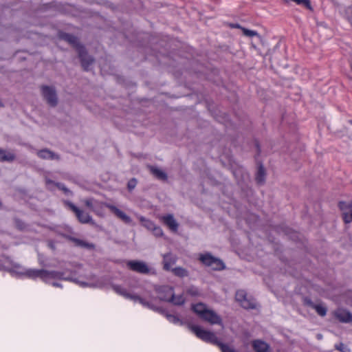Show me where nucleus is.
I'll use <instances>...</instances> for the list:
<instances>
[{"mask_svg":"<svg viewBox=\"0 0 352 352\" xmlns=\"http://www.w3.org/2000/svg\"><path fill=\"white\" fill-rule=\"evenodd\" d=\"M8 271L13 276L17 278H28L35 279L41 278L45 283L52 285L56 287H61L59 281L72 280L81 287H87V273H79L76 276H65V273L56 271H47L44 270H36L25 268L17 263H13L8 258L0 260V270Z\"/></svg>","mask_w":352,"mask_h":352,"instance_id":"nucleus-1","label":"nucleus"},{"mask_svg":"<svg viewBox=\"0 0 352 352\" xmlns=\"http://www.w3.org/2000/svg\"><path fill=\"white\" fill-rule=\"evenodd\" d=\"M113 290L119 295L123 296L126 299L131 300L134 302H138L143 307L157 311L158 308L155 305L157 299L155 298H148L146 293L142 294L141 296L138 295L133 291H128L126 288L121 285H114Z\"/></svg>","mask_w":352,"mask_h":352,"instance_id":"nucleus-2","label":"nucleus"},{"mask_svg":"<svg viewBox=\"0 0 352 352\" xmlns=\"http://www.w3.org/2000/svg\"><path fill=\"white\" fill-rule=\"evenodd\" d=\"M192 310L202 320L206 321L210 324H219L223 328L221 318L213 310L202 303H195L192 305Z\"/></svg>","mask_w":352,"mask_h":352,"instance_id":"nucleus-3","label":"nucleus"},{"mask_svg":"<svg viewBox=\"0 0 352 352\" xmlns=\"http://www.w3.org/2000/svg\"><path fill=\"white\" fill-rule=\"evenodd\" d=\"M188 327L201 340L220 346L222 352H236L230 347L219 343L214 333L206 330L199 325L189 324Z\"/></svg>","mask_w":352,"mask_h":352,"instance_id":"nucleus-4","label":"nucleus"},{"mask_svg":"<svg viewBox=\"0 0 352 352\" xmlns=\"http://www.w3.org/2000/svg\"><path fill=\"white\" fill-rule=\"evenodd\" d=\"M158 298L164 301L170 302L175 305H183L186 300L183 295L175 296L173 288L168 286H162L155 289Z\"/></svg>","mask_w":352,"mask_h":352,"instance_id":"nucleus-5","label":"nucleus"},{"mask_svg":"<svg viewBox=\"0 0 352 352\" xmlns=\"http://www.w3.org/2000/svg\"><path fill=\"white\" fill-rule=\"evenodd\" d=\"M199 259L202 263L212 270H221L225 267L223 263L221 260L212 256L210 254H201Z\"/></svg>","mask_w":352,"mask_h":352,"instance_id":"nucleus-6","label":"nucleus"},{"mask_svg":"<svg viewBox=\"0 0 352 352\" xmlns=\"http://www.w3.org/2000/svg\"><path fill=\"white\" fill-rule=\"evenodd\" d=\"M236 300L239 302L244 309H253L256 303L251 297L248 296L244 290H238L236 293Z\"/></svg>","mask_w":352,"mask_h":352,"instance_id":"nucleus-7","label":"nucleus"},{"mask_svg":"<svg viewBox=\"0 0 352 352\" xmlns=\"http://www.w3.org/2000/svg\"><path fill=\"white\" fill-rule=\"evenodd\" d=\"M42 94L47 102L51 106H54L57 102L56 94L52 87L44 86L42 87Z\"/></svg>","mask_w":352,"mask_h":352,"instance_id":"nucleus-8","label":"nucleus"},{"mask_svg":"<svg viewBox=\"0 0 352 352\" xmlns=\"http://www.w3.org/2000/svg\"><path fill=\"white\" fill-rule=\"evenodd\" d=\"M339 206L342 211V216L345 223L352 222V206L345 202H340Z\"/></svg>","mask_w":352,"mask_h":352,"instance_id":"nucleus-9","label":"nucleus"},{"mask_svg":"<svg viewBox=\"0 0 352 352\" xmlns=\"http://www.w3.org/2000/svg\"><path fill=\"white\" fill-rule=\"evenodd\" d=\"M127 266L132 270L140 272L147 273L149 271L147 265L142 261H131L127 263Z\"/></svg>","mask_w":352,"mask_h":352,"instance_id":"nucleus-10","label":"nucleus"},{"mask_svg":"<svg viewBox=\"0 0 352 352\" xmlns=\"http://www.w3.org/2000/svg\"><path fill=\"white\" fill-rule=\"evenodd\" d=\"M69 206L76 213V217L81 223H89L91 221V219L88 213L80 210L72 204H69Z\"/></svg>","mask_w":352,"mask_h":352,"instance_id":"nucleus-11","label":"nucleus"},{"mask_svg":"<svg viewBox=\"0 0 352 352\" xmlns=\"http://www.w3.org/2000/svg\"><path fill=\"white\" fill-rule=\"evenodd\" d=\"M78 52L83 67L87 70L89 69V67L91 65L94 60L86 54L83 47H80Z\"/></svg>","mask_w":352,"mask_h":352,"instance_id":"nucleus-12","label":"nucleus"},{"mask_svg":"<svg viewBox=\"0 0 352 352\" xmlns=\"http://www.w3.org/2000/svg\"><path fill=\"white\" fill-rule=\"evenodd\" d=\"M160 219L171 230L177 231L178 223L172 214L162 216Z\"/></svg>","mask_w":352,"mask_h":352,"instance_id":"nucleus-13","label":"nucleus"},{"mask_svg":"<svg viewBox=\"0 0 352 352\" xmlns=\"http://www.w3.org/2000/svg\"><path fill=\"white\" fill-rule=\"evenodd\" d=\"M336 317L341 322H348L352 320V314L348 311L339 309L335 312Z\"/></svg>","mask_w":352,"mask_h":352,"instance_id":"nucleus-14","label":"nucleus"},{"mask_svg":"<svg viewBox=\"0 0 352 352\" xmlns=\"http://www.w3.org/2000/svg\"><path fill=\"white\" fill-rule=\"evenodd\" d=\"M107 206L121 220L124 222L129 223L131 222V219L129 216H127L124 212L118 209L114 206L112 205H107Z\"/></svg>","mask_w":352,"mask_h":352,"instance_id":"nucleus-15","label":"nucleus"},{"mask_svg":"<svg viewBox=\"0 0 352 352\" xmlns=\"http://www.w3.org/2000/svg\"><path fill=\"white\" fill-rule=\"evenodd\" d=\"M164 268L166 270H171L172 266L176 262V257L171 254H166L164 255Z\"/></svg>","mask_w":352,"mask_h":352,"instance_id":"nucleus-16","label":"nucleus"},{"mask_svg":"<svg viewBox=\"0 0 352 352\" xmlns=\"http://www.w3.org/2000/svg\"><path fill=\"white\" fill-rule=\"evenodd\" d=\"M253 348L256 352H268L270 349L266 342L259 340L254 341Z\"/></svg>","mask_w":352,"mask_h":352,"instance_id":"nucleus-17","label":"nucleus"},{"mask_svg":"<svg viewBox=\"0 0 352 352\" xmlns=\"http://www.w3.org/2000/svg\"><path fill=\"white\" fill-rule=\"evenodd\" d=\"M265 178V173L264 168L262 166H259L256 175V180L258 184H262L264 182Z\"/></svg>","mask_w":352,"mask_h":352,"instance_id":"nucleus-18","label":"nucleus"},{"mask_svg":"<svg viewBox=\"0 0 352 352\" xmlns=\"http://www.w3.org/2000/svg\"><path fill=\"white\" fill-rule=\"evenodd\" d=\"M151 173L158 179H165L166 178V174L160 168L156 167H151Z\"/></svg>","mask_w":352,"mask_h":352,"instance_id":"nucleus-19","label":"nucleus"},{"mask_svg":"<svg viewBox=\"0 0 352 352\" xmlns=\"http://www.w3.org/2000/svg\"><path fill=\"white\" fill-rule=\"evenodd\" d=\"M14 159V155L10 152L0 150V161H11Z\"/></svg>","mask_w":352,"mask_h":352,"instance_id":"nucleus-20","label":"nucleus"},{"mask_svg":"<svg viewBox=\"0 0 352 352\" xmlns=\"http://www.w3.org/2000/svg\"><path fill=\"white\" fill-rule=\"evenodd\" d=\"M171 271L179 277H186L188 274L187 270L182 267L173 268Z\"/></svg>","mask_w":352,"mask_h":352,"instance_id":"nucleus-21","label":"nucleus"},{"mask_svg":"<svg viewBox=\"0 0 352 352\" xmlns=\"http://www.w3.org/2000/svg\"><path fill=\"white\" fill-rule=\"evenodd\" d=\"M38 157L43 159H54V154L48 150H41L38 153Z\"/></svg>","mask_w":352,"mask_h":352,"instance_id":"nucleus-22","label":"nucleus"},{"mask_svg":"<svg viewBox=\"0 0 352 352\" xmlns=\"http://www.w3.org/2000/svg\"><path fill=\"white\" fill-rule=\"evenodd\" d=\"M166 317L169 322H170L173 324H182V322L180 320V318H178L175 315L166 314Z\"/></svg>","mask_w":352,"mask_h":352,"instance_id":"nucleus-23","label":"nucleus"},{"mask_svg":"<svg viewBox=\"0 0 352 352\" xmlns=\"http://www.w3.org/2000/svg\"><path fill=\"white\" fill-rule=\"evenodd\" d=\"M140 220L142 223L143 226L148 228V230H153V228L156 226L152 221L146 219L142 217H140Z\"/></svg>","mask_w":352,"mask_h":352,"instance_id":"nucleus-24","label":"nucleus"},{"mask_svg":"<svg viewBox=\"0 0 352 352\" xmlns=\"http://www.w3.org/2000/svg\"><path fill=\"white\" fill-rule=\"evenodd\" d=\"M314 308L317 311V313L319 315H320L321 316H324L327 314V309L322 305L319 304V305H314Z\"/></svg>","mask_w":352,"mask_h":352,"instance_id":"nucleus-25","label":"nucleus"},{"mask_svg":"<svg viewBox=\"0 0 352 352\" xmlns=\"http://www.w3.org/2000/svg\"><path fill=\"white\" fill-rule=\"evenodd\" d=\"M241 30H242L243 34L245 35L246 36L253 37L254 36L258 35V34L256 31L248 30V29H246L244 28H241Z\"/></svg>","mask_w":352,"mask_h":352,"instance_id":"nucleus-26","label":"nucleus"},{"mask_svg":"<svg viewBox=\"0 0 352 352\" xmlns=\"http://www.w3.org/2000/svg\"><path fill=\"white\" fill-rule=\"evenodd\" d=\"M187 293L191 296H196L199 295V291L196 287H190L188 289Z\"/></svg>","mask_w":352,"mask_h":352,"instance_id":"nucleus-27","label":"nucleus"},{"mask_svg":"<svg viewBox=\"0 0 352 352\" xmlns=\"http://www.w3.org/2000/svg\"><path fill=\"white\" fill-rule=\"evenodd\" d=\"M64 38L71 44L75 45L77 43V38L72 35L67 34Z\"/></svg>","mask_w":352,"mask_h":352,"instance_id":"nucleus-28","label":"nucleus"},{"mask_svg":"<svg viewBox=\"0 0 352 352\" xmlns=\"http://www.w3.org/2000/svg\"><path fill=\"white\" fill-rule=\"evenodd\" d=\"M152 231L153 232V234L157 236H160L163 234L162 230L157 226H155Z\"/></svg>","mask_w":352,"mask_h":352,"instance_id":"nucleus-29","label":"nucleus"},{"mask_svg":"<svg viewBox=\"0 0 352 352\" xmlns=\"http://www.w3.org/2000/svg\"><path fill=\"white\" fill-rule=\"evenodd\" d=\"M137 182L135 179H131L128 183V188L129 190L133 189L136 186Z\"/></svg>","mask_w":352,"mask_h":352,"instance_id":"nucleus-30","label":"nucleus"},{"mask_svg":"<svg viewBox=\"0 0 352 352\" xmlns=\"http://www.w3.org/2000/svg\"><path fill=\"white\" fill-rule=\"evenodd\" d=\"M336 348L342 352H348L349 351V349L343 344H340L339 345H338L336 346Z\"/></svg>","mask_w":352,"mask_h":352,"instance_id":"nucleus-31","label":"nucleus"},{"mask_svg":"<svg viewBox=\"0 0 352 352\" xmlns=\"http://www.w3.org/2000/svg\"><path fill=\"white\" fill-rule=\"evenodd\" d=\"M85 204L87 206L92 207V200H87Z\"/></svg>","mask_w":352,"mask_h":352,"instance_id":"nucleus-32","label":"nucleus"},{"mask_svg":"<svg viewBox=\"0 0 352 352\" xmlns=\"http://www.w3.org/2000/svg\"><path fill=\"white\" fill-rule=\"evenodd\" d=\"M232 27L241 29L242 28L239 24H233L232 25Z\"/></svg>","mask_w":352,"mask_h":352,"instance_id":"nucleus-33","label":"nucleus"},{"mask_svg":"<svg viewBox=\"0 0 352 352\" xmlns=\"http://www.w3.org/2000/svg\"><path fill=\"white\" fill-rule=\"evenodd\" d=\"M162 294L168 295L169 292L167 290H162Z\"/></svg>","mask_w":352,"mask_h":352,"instance_id":"nucleus-34","label":"nucleus"},{"mask_svg":"<svg viewBox=\"0 0 352 352\" xmlns=\"http://www.w3.org/2000/svg\"><path fill=\"white\" fill-rule=\"evenodd\" d=\"M318 339H320L321 338V336L320 335H318Z\"/></svg>","mask_w":352,"mask_h":352,"instance_id":"nucleus-35","label":"nucleus"}]
</instances>
